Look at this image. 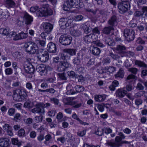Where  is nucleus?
Listing matches in <instances>:
<instances>
[{"mask_svg": "<svg viewBox=\"0 0 147 147\" xmlns=\"http://www.w3.org/2000/svg\"><path fill=\"white\" fill-rule=\"evenodd\" d=\"M81 54L80 53H78L77 54L76 57L75 58L73 59V63L76 65H79L81 63Z\"/></svg>", "mask_w": 147, "mask_h": 147, "instance_id": "27", "label": "nucleus"}, {"mask_svg": "<svg viewBox=\"0 0 147 147\" xmlns=\"http://www.w3.org/2000/svg\"><path fill=\"white\" fill-rule=\"evenodd\" d=\"M83 18V16L81 15H79L75 17V20L77 21L82 20Z\"/></svg>", "mask_w": 147, "mask_h": 147, "instance_id": "63", "label": "nucleus"}, {"mask_svg": "<svg viewBox=\"0 0 147 147\" xmlns=\"http://www.w3.org/2000/svg\"><path fill=\"white\" fill-rule=\"evenodd\" d=\"M67 19L66 18H61L59 20V24L61 28H65V25Z\"/></svg>", "mask_w": 147, "mask_h": 147, "instance_id": "33", "label": "nucleus"}, {"mask_svg": "<svg viewBox=\"0 0 147 147\" xmlns=\"http://www.w3.org/2000/svg\"><path fill=\"white\" fill-rule=\"evenodd\" d=\"M44 136L43 134L40 133L39 135L37 137V139L40 142H41L44 140Z\"/></svg>", "mask_w": 147, "mask_h": 147, "instance_id": "60", "label": "nucleus"}, {"mask_svg": "<svg viewBox=\"0 0 147 147\" xmlns=\"http://www.w3.org/2000/svg\"><path fill=\"white\" fill-rule=\"evenodd\" d=\"M26 51L30 54H34L37 53L38 48L36 44L32 42L26 43L24 46Z\"/></svg>", "mask_w": 147, "mask_h": 147, "instance_id": "4", "label": "nucleus"}, {"mask_svg": "<svg viewBox=\"0 0 147 147\" xmlns=\"http://www.w3.org/2000/svg\"><path fill=\"white\" fill-rule=\"evenodd\" d=\"M113 27L110 26L104 28L102 30V33L107 35L109 34L111 30H113Z\"/></svg>", "mask_w": 147, "mask_h": 147, "instance_id": "29", "label": "nucleus"}, {"mask_svg": "<svg viewBox=\"0 0 147 147\" xmlns=\"http://www.w3.org/2000/svg\"><path fill=\"white\" fill-rule=\"evenodd\" d=\"M19 39H22L27 38L28 36V33H25L23 32H21L19 34Z\"/></svg>", "mask_w": 147, "mask_h": 147, "instance_id": "43", "label": "nucleus"}, {"mask_svg": "<svg viewBox=\"0 0 147 147\" xmlns=\"http://www.w3.org/2000/svg\"><path fill=\"white\" fill-rule=\"evenodd\" d=\"M21 119V117L19 113H17L15 115L13 120L17 122L20 120Z\"/></svg>", "mask_w": 147, "mask_h": 147, "instance_id": "49", "label": "nucleus"}, {"mask_svg": "<svg viewBox=\"0 0 147 147\" xmlns=\"http://www.w3.org/2000/svg\"><path fill=\"white\" fill-rule=\"evenodd\" d=\"M63 117V115L61 112H59L56 116V118L58 120H61Z\"/></svg>", "mask_w": 147, "mask_h": 147, "instance_id": "61", "label": "nucleus"}, {"mask_svg": "<svg viewBox=\"0 0 147 147\" xmlns=\"http://www.w3.org/2000/svg\"><path fill=\"white\" fill-rule=\"evenodd\" d=\"M109 55L113 59L115 60H117L119 59L120 58V57L118 55L114 54L112 52L110 53Z\"/></svg>", "mask_w": 147, "mask_h": 147, "instance_id": "48", "label": "nucleus"}, {"mask_svg": "<svg viewBox=\"0 0 147 147\" xmlns=\"http://www.w3.org/2000/svg\"><path fill=\"white\" fill-rule=\"evenodd\" d=\"M94 98L96 101L98 102H103L105 100V98H104L103 96L101 95H96Z\"/></svg>", "mask_w": 147, "mask_h": 147, "instance_id": "39", "label": "nucleus"}, {"mask_svg": "<svg viewBox=\"0 0 147 147\" xmlns=\"http://www.w3.org/2000/svg\"><path fill=\"white\" fill-rule=\"evenodd\" d=\"M121 139L120 136H116L115 140H111L107 141L106 144L107 145L111 147H120L121 146Z\"/></svg>", "mask_w": 147, "mask_h": 147, "instance_id": "5", "label": "nucleus"}, {"mask_svg": "<svg viewBox=\"0 0 147 147\" xmlns=\"http://www.w3.org/2000/svg\"><path fill=\"white\" fill-rule=\"evenodd\" d=\"M76 50L74 49H65L63 50V51L67 52L69 55L73 56L76 55Z\"/></svg>", "mask_w": 147, "mask_h": 147, "instance_id": "32", "label": "nucleus"}, {"mask_svg": "<svg viewBox=\"0 0 147 147\" xmlns=\"http://www.w3.org/2000/svg\"><path fill=\"white\" fill-rule=\"evenodd\" d=\"M86 130H84L82 131H79L77 132V134L78 136L80 137H83L86 134Z\"/></svg>", "mask_w": 147, "mask_h": 147, "instance_id": "56", "label": "nucleus"}, {"mask_svg": "<svg viewBox=\"0 0 147 147\" xmlns=\"http://www.w3.org/2000/svg\"><path fill=\"white\" fill-rule=\"evenodd\" d=\"M24 69L27 73H33L34 71L33 66L30 63L27 62L24 65Z\"/></svg>", "mask_w": 147, "mask_h": 147, "instance_id": "13", "label": "nucleus"}, {"mask_svg": "<svg viewBox=\"0 0 147 147\" xmlns=\"http://www.w3.org/2000/svg\"><path fill=\"white\" fill-rule=\"evenodd\" d=\"M71 34L74 36H78L81 34V32L78 30L71 29L70 31Z\"/></svg>", "mask_w": 147, "mask_h": 147, "instance_id": "38", "label": "nucleus"}, {"mask_svg": "<svg viewBox=\"0 0 147 147\" xmlns=\"http://www.w3.org/2000/svg\"><path fill=\"white\" fill-rule=\"evenodd\" d=\"M57 76L59 77L61 80H65L66 79V78L65 76V74L64 73H58L57 74Z\"/></svg>", "mask_w": 147, "mask_h": 147, "instance_id": "52", "label": "nucleus"}, {"mask_svg": "<svg viewBox=\"0 0 147 147\" xmlns=\"http://www.w3.org/2000/svg\"><path fill=\"white\" fill-rule=\"evenodd\" d=\"M44 31L46 33L50 32L53 28V26L49 23H45L43 26Z\"/></svg>", "mask_w": 147, "mask_h": 147, "instance_id": "20", "label": "nucleus"}, {"mask_svg": "<svg viewBox=\"0 0 147 147\" xmlns=\"http://www.w3.org/2000/svg\"><path fill=\"white\" fill-rule=\"evenodd\" d=\"M66 90V94L67 95L76 94V92L73 89L71 85L70 84H69L67 86Z\"/></svg>", "mask_w": 147, "mask_h": 147, "instance_id": "26", "label": "nucleus"}, {"mask_svg": "<svg viewBox=\"0 0 147 147\" xmlns=\"http://www.w3.org/2000/svg\"><path fill=\"white\" fill-rule=\"evenodd\" d=\"M135 32L132 29H126L123 31V35L125 38L128 41H132L135 37Z\"/></svg>", "mask_w": 147, "mask_h": 147, "instance_id": "6", "label": "nucleus"}, {"mask_svg": "<svg viewBox=\"0 0 147 147\" xmlns=\"http://www.w3.org/2000/svg\"><path fill=\"white\" fill-rule=\"evenodd\" d=\"M18 135L20 137H23L25 136V131L23 129H21L18 132Z\"/></svg>", "mask_w": 147, "mask_h": 147, "instance_id": "45", "label": "nucleus"}, {"mask_svg": "<svg viewBox=\"0 0 147 147\" xmlns=\"http://www.w3.org/2000/svg\"><path fill=\"white\" fill-rule=\"evenodd\" d=\"M47 49V50L50 53H55L56 51L57 48L55 44L53 42L49 43Z\"/></svg>", "mask_w": 147, "mask_h": 147, "instance_id": "18", "label": "nucleus"}, {"mask_svg": "<svg viewBox=\"0 0 147 147\" xmlns=\"http://www.w3.org/2000/svg\"><path fill=\"white\" fill-rule=\"evenodd\" d=\"M128 71L134 75L137 74L138 70L137 68L135 67H131L128 68Z\"/></svg>", "mask_w": 147, "mask_h": 147, "instance_id": "46", "label": "nucleus"}, {"mask_svg": "<svg viewBox=\"0 0 147 147\" xmlns=\"http://www.w3.org/2000/svg\"><path fill=\"white\" fill-rule=\"evenodd\" d=\"M115 67L113 66H109V67H105L103 69H101L100 71L98 73L100 74H104L106 73L109 72L112 73L115 70Z\"/></svg>", "mask_w": 147, "mask_h": 147, "instance_id": "12", "label": "nucleus"}, {"mask_svg": "<svg viewBox=\"0 0 147 147\" xmlns=\"http://www.w3.org/2000/svg\"><path fill=\"white\" fill-rule=\"evenodd\" d=\"M117 22V18L115 15L112 16L108 21V24L111 26L113 27Z\"/></svg>", "mask_w": 147, "mask_h": 147, "instance_id": "22", "label": "nucleus"}, {"mask_svg": "<svg viewBox=\"0 0 147 147\" xmlns=\"http://www.w3.org/2000/svg\"><path fill=\"white\" fill-rule=\"evenodd\" d=\"M142 12L145 17H147V7H143L142 9Z\"/></svg>", "mask_w": 147, "mask_h": 147, "instance_id": "59", "label": "nucleus"}, {"mask_svg": "<svg viewBox=\"0 0 147 147\" xmlns=\"http://www.w3.org/2000/svg\"><path fill=\"white\" fill-rule=\"evenodd\" d=\"M36 69L41 75H45L47 73V70L46 67L43 65H37L36 67Z\"/></svg>", "mask_w": 147, "mask_h": 147, "instance_id": "14", "label": "nucleus"}, {"mask_svg": "<svg viewBox=\"0 0 147 147\" xmlns=\"http://www.w3.org/2000/svg\"><path fill=\"white\" fill-rule=\"evenodd\" d=\"M15 111V109L11 108H9L8 111V114L9 116H13L14 114Z\"/></svg>", "mask_w": 147, "mask_h": 147, "instance_id": "50", "label": "nucleus"}, {"mask_svg": "<svg viewBox=\"0 0 147 147\" xmlns=\"http://www.w3.org/2000/svg\"><path fill=\"white\" fill-rule=\"evenodd\" d=\"M50 101L53 102L55 105H58L59 103V100L55 98H52L50 99Z\"/></svg>", "mask_w": 147, "mask_h": 147, "instance_id": "64", "label": "nucleus"}, {"mask_svg": "<svg viewBox=\"0 0 147 147\" xmlns=\"http://www.w3.org/2000/svg\"><path fill=\"white\" fill-rule=\"evenodd\" d=\"M95 39V36L93 34L87 35L84 37V42L86 43H89L94 41Z\"/></svg>", "mask_w": 147, "mask_h": 147, "instance_id": "17", "label": "nucleus"}, {"mask_svg": "<svg viewBox=\"0 0 147 147\" xmlns=\"http://www.w3.org/2000/svg\"><path fill=\"white\" fill-rule=\"evenodd\" d=\"M0 30L4 35L9 36L10 33L9 28H1L0 29Z\"/></svg>", "mask_w": 147, "mask_h": 147, "instance_id": "42", "label": "nucleus"}, {"mask_svg": "<svg viewBox=\"0 0 147 147\" xmlns=\"http://www.w3.org/2000/svg\"><path fill=\"white\" fill-rule=\"evenodd\" d=\"M12 143L14 145H17L18 147H20L21 145V143L19 142L17 138H13L11 139Z\"/></svg>", "mask_w": 147, "mask_h": 147, "instance_id": "40", "label": "nucleus"}, {"mask_svg": "<svg viewBox=\"0 0 147 147\" xmlns=\"http://www.w3.org/2000/svg\"><path fill=\"white\" fill-rule=\"evenodd\" d=\"M13 97L14 100L21 101L24 100L27 96L26 90L22 89H18L13 91Z\"/></svg>", "mask_w": 147, "mask_h": 147, "instance_id": "2", "label": "nucleus"}, {"mask_svg": "<svg viewBox=\"0 0 147 147\" xmlns=\"http://www.w3.org/2000/svg\"><path fill=\"white\" fill-rule=\"evenodd\" d=\"M114 49L120 55H124L126 53L125 52L126 47L124 45H117Z\"/></svg>", "mask_w": 147, "mask_h": 147, "instance_id": "16", "label": "nucleus"}, {"mask_svg": "<svg viewBox=\"0 0 147 147\" xmlns=\"http://www.w3.org/2000/svg\"><path fill=\"white\" fill-rule=\"evenodd\" d=\"M5 7L8 8H14L16 6V3L13 0H6Z\"/></svg>", "mask_w": 147, "mask_h": 147, "instance_id": "23", "label": "nucleus"}, {"mask_svg": "<svg viewBox=\"0 0 147 147\" xmlns=\"http://www.w3.org/2000/svg\"><path fill=\"white\" fill-rule=\"evenodd\" d=\"M49 54L47 51H45L43 53L40 54L37 56V58L42 62H45L49 59Z\"/></svg>", "mask_w": 147, "mask_h": 147, "instance_id": "9", "label": "nucleus"}, {"mask_svg": "<svg viewBox=\"0 0 147 147\" xmlns=\"http://www.w3.org/2000/svg\"><path fill=\"white\" fill-rule=\"evenodd\" d=\"M123 88L118 89L115 92V94L117 97L119 98L123 97L127 93V91Z\"/></svg>", "mask_w": 147, "mask_h": 147, "instance_id": "15", "label": "nucleus"}, {"mask_svg": "<svg viewBox=\"0 0 147 147\" xmlns=\"http://www.w3.org/2000/svg\"><path fill=\"white\" fill-rule=\"evenodd\" d=\"M9 139L7 138H0V146L1 147H8L9 145Z\"/></svg>", "mask_w": 147, "mask_h": 147, "instance_id": "19", "label": "nucleus"}, {"mask_svg": "<svg viewBox=\"0 0 147 147\" xmlns=\"http://www.w3.org/2000/svg\"><path fill=\"white\" fill-rule=\"evenodd\" d=\"M144 86L140 83H139L137 84L136 88L138 90H144Z\"/></svg>", "mask_w": 147, "mask_h": 147, "instance_id": "62", "label": "nucleus"}, {"mask_svg": "<svg viewBox=\"0 0 147 147\" xmlns=\"http://www.w3.org/2000/svg\"><path fill=\"white\" fill-rule=\"evenodd\" d=\"M68 104L73 106V108L75 109L78 108L82 106V103H77V102L73 101H70L68 102Z\"/></svg>", "mask_w": 147, "mask_h": 147, "instance_id": "30", "label": "nucleus"}, {"mask_svg": "<svg viewBox=\"0 0 147 147\" xmlns=\"http://www.w3.org/2000/svg\"><path fill=\"white\" fill-rule=\"evenodd\" d=\"M94 63V59H90L86 64L87 66L89 67L91 65H93Z\"/></svg>", "mask_w": 147, "mask_h": 147, "instance_id": "57", "label": "nucleus"}, {"mask_svg": "<svg viewBox=\"0 0 147 147\" xmlns=\"http://www.w3.org/2000/svg\"><path fill=\"white\" fill-rule=\"evenodd\" d=\"M53 13V11L49 7V5H46L37 11L36 15L38 17H43L51 15Z\"/></svg>", "mask_w": 147, "mask_h": 147, "instance_id": "3", "label": "nucleus"}, {"mask_svg": "<svg viewBox=\"0 0 147 147\" xmlns=\"http://www.w3.org/2000/svg\"><path fill=\"white\" fill-rule=\"evenodd\" d=\"M134 63L135 65L140 67H142L144 68H147V65L145 63L140 60H135Z\"/></svg>", "mask_w": 147, "mask_h": 147, "instance_id": "28", "label": "nucleus"}, {"mask_svg": "<svg viewBox=\"0 0 147 147\" xmlns=\"http://www.w3.org/2000/svg\"><path fill=\"white\" fill-rule=\"evenodd\" d=\"M5 71L6 75H9L12 74L13 70L11 68H9L5 69Z\"/></svg>", "mask_w": 147, "mask_h": 147, "instance_id": "58", "label": "nucleus"}, {"mask_svg": "<svg viewBox=\"0 0 147 147\" xmlns=\"http://www.w3.org/2000/svg\"><path fill=\"white\" fill-rule=\"evenodd\" d=\"M82 4L80 0H67L63 5V8L65 11H69L70 8L72 7L79 9L82 7Z\"/></svg>", "mask_w": 147, "mask_h": 147, "instance_id": "1", "label": "nucleus"}, {"mask_svg": "<svg viewBox=\"0 0 147 147\" xmlns=\"http://www.w3.org/2000/svg\"><path fill=\"white\" fill-rule=\"evenodd\" d=\"M9 16V13L8 11L3 12L2 9H0V19H7Z\"/></svg>", "mask_w": 147, "mask_h": 147, "instance_id": "24", "label": "nucleus"}, {"mask_svg": "<svg viewBox=\"0 0 147 147\" xmlns=\"http://www.w3.org/2000/svg\"><path fill=\"white\" fill-rule=\"evenodd\" d=\"M72 40V37L67 35H61L59 38V42L64 45H69Z\"/></svg>", "mask_w": 147, "mask_h": 147, "instance_id": "8", "label": "nucleus"}, {"mask_svg": "<svg viewBox=\"0 0 147 147\" xmlns=\"http://www.w3.org/2000/svg\"><path fill=\"white\" fill-rule=\"evenodd\" d=\"M105 42L106 44H107L109 46H113L114 44L113 41L110 38H106Z\"/></svg>", "mask_w": 147, "mask_h": 147, "instance_id": "44", "label": "nucleus"}, {"mask_svg": "<svg viewBox=\"0 0 147 147\" xmlns=\"http://www.w3.org/2000/svg\"><path fill=\"white\" fill-rule=\"evenodd\" d=\"M35 107L32 110V112L34 113H44V109L42 108L41 102L37 103L35 105Z\"/></svg>", "mask_w": 147, "mask_h": 147, "instance_id": "10", "label": "nucleus"}, {"mask_svg": "<svg viewBox=\"0 0 147 147\" xmlns=\"http://www.w3.org/2000/svg\"><path fill=\"white\" fill-rule=\"evenodd\" d=\"M9 37L10 38H12L14 40H19V34L17 35L16 32H12L11 33H10Z\"/></svg>", "mask_w": 147, "mask_h": 147, "instance_id": "35", "label": "nucleus"}, {"mask_svg": "<svg viewBox=\"0 0 147 147\" xmlns=\"http://www.w3.org/2000/svg\"><path fill=\"white\" fill-rule=\"evenodd\" d=\"M90 51L93 54L95 55H98L100 52V49L96 47L92 46L90 48Z\"/></svg>", "mask_w": 147, "mask_h": 147, "instance_id": "25", "label": "nucleus"}, {"mask_svg": "<svg viewBox=\"0 0 147 147\" xmlns=\"http://www.w3.org/2000/svg\"><path fill=\"white\" fill-rule=\"evenodd\" d=\"M3 129L6 131L12 128V127L8 123H5L3 125Z\"/></svg>", "mask_w": 147, "mask_h": 147, "instance_id": "51", "label": "nucleus"}, {"mask_svg": "<svg viewBox=\"0 0 147 147\" xmlns=\"http://www.w3.org/2000/svg\"><path fill=\"white\" fill-rule=\"evenodd\" d=\"M56 113V111L54 109H52L49 110L48 112V115L51 117H54L55 116Z\"/></svg>", "mask_w": 147, "mask_h": 147, "instance_id": "47", "label": "nucleus"}, {"mask_svg": "<svg viewBox=\"0 0 147 147\" xmlns=\"http://www.w3.org/2000/svg\"><path fill=\"white\" fill-rule=\"evenodd\" d=\"M23 18L25 24L27 25L30 24L33 21V18L26 12L23 13Z\"/></svg>", "mask_w": 147, "mask_h": 147, "instance_id": "11", "label": "nucleus"}, {"mask_svg": "<svg viewBox=\"0 0 147 147\" xmlns=\"http://www.w3.org/2000/svg\"><path fill=\"white\" fill-rule=\"evenodd\" d=\"M130 4L129 3L122 1L117 4L119 11L121 13H123L127 11L130 7Z\"/></svg>", "mask_w": 147, "mask_h": 147, "instance_id": "7", "label": "nucleus"}, {"mask_svg": "<svg viewBox=\"0 0 147 147\" xmlns=\"http://www.w3.org/2000/svg\"><path fill=\"white\" fill-rule=\"evenodd\" d=\"M124 74V71L122 68L120 69L117 73L115 75V77L116 78H123V77Z\"/></svg>", "mask_w": 147, "mask_h": 147, "instance_id": "34", "label": "nucleus"}, {"mask_svg": "<svg viewBox=\"0 0 147 147\" xmlns=\"http://www.w3.org/2000/svg\"><path fill=\"white\" fill-rule=\"evenodd\" d=\"M119 84L118 82L115 80L112 82L111 84L109 86V88L111 90L113 91L115 89V87H117Z\"/></svg>", "mask_w": 147, "mask_h": 147, "instance_id": "31", "label": "nucleus"}, {"mask_svg": "<svg viewBox=\"0 0 147 147\" xmlns=\"http://www.w3.org/2000/svg\"><path fill=\"white\" fill-rule=\"evenodd\" d=\"M103 129L98 128L95 132V134L101 136L103 134Z\"/></svg>", "mask_w": 147, "mask_h": 147, "instance_id": "53", "label": "nucleus"}, {"mask_svg": "<svg viewBox=\"0 0 147 147\" xmlns=\"http://www.w3.org/2000/svg\"><path fill=\"white\" fill-rule=\"evenodd\" d=\"M65 69L64 67H63L62 61L59 62V63L58 64L57 67V70L58 71H65Z\"/></svg>", "mask_w": 147, "mask_h": 147, "instance_id": "41", "label": "nucleus"}, {"mask_svg": "<svg viewBox=\"0 0 147 147\" xmlns=\"http://www.w3.org/2000/svg\"><path fill=\"white\" fill-rule=\"evenodd\" d=\"M84 32L86 34H88L92 30V28L90 26L88 23H86L84 24L82 26Z\"/></svg>", "mask_w": 147, "mask_h": 147, "instance_id": "21", "label": "nucleus"}, {"mask_svg": "<svg viewBox=\"0 0 147 147\" xmlns=\"http://www.w3.org/2000/svg\"><path fill=\"white\" fill-rule=\"evenodd\" d=\"M93 43L96 45V46L103 47L104 46V45L99 40L94 41Z\"/></svg>", "mask_w": 147, "mask_h": 147, "instance_id": "54", "label": "nucleus"}, {"mask_svg": "<svg viewBox=\"0 0 147 147\" xmlns=\"http://www.w3.org/2000/svg\"><path fill=\"white\" fill-rule=\"evenodd\" d=\"M76 93L82 92L84 91V88L82 86L77 85L74 87Z\"/></svg>", "mask_w": 147, "mask_h": 147, "instance_id": "37", "label": "nucleus"}, {"mask_svg": "<svg viewBox=\"0 0 147 147\" xmlns=\"http://www.w3.org/2000/svg\"><path fill=\"white\" fill-rule=\"evenodd\" d=\"M63 53L61 55V58L63 60L67 61L70 59V56L67 52L63 51Z\"/></svg>", "mask_w": 147, "mask_h": 147, "instance_id": "36", "label": "nucleus"}, {"mask_svg": "<svg viewBox=\"0 0 147 147\" xmlns=\"http://www.w3.org/2000/svg\"><path fill=\"white\" fill-rule=\"evenodd\" d=\"M143 103L142 100L141 99H137L135 100V103L137 106L141 105Z\"/></svg>", "mask_w": 147, "mask_h": 147, "instance_id": "55", "label": "nucleus"}]
</instances>
